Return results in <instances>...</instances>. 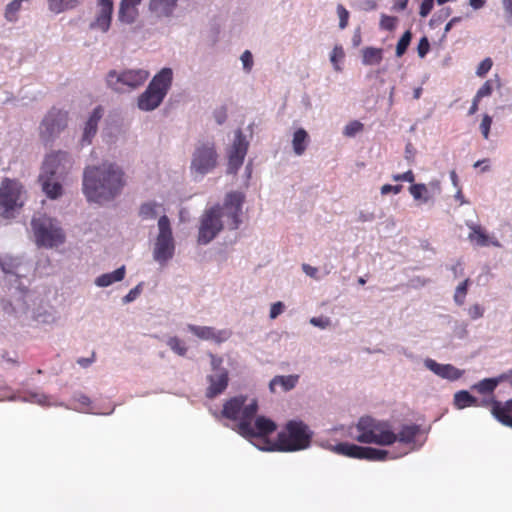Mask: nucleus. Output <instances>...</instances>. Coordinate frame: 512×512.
Segmentation results:
<instances>
[{
	"instance_id": "obj_1",
	"label": "nucleus",
	"mask_w": 512,
	"mask_h": 512,
	"mask_svg": "<svg viewBox=\"0 0 512 512\" xmlns=\"http://www.w3.org/2000/svg\"><path fill=\"white\" fill-rule=\"evenodd\" d=\"M125 184V174L115 163L104 162L84 170L83 192L89 201H110L121 193Z\"/></svg>"
},
{
	"instance_id": "obj_2",
	"label": "nucleus",
	"mask_w": 512,
	"mask_h": 512,
	"mask_svg": "<svg viewBox=\"0 0 512 512\" xmlns=\"http://www.w3.org/2000/svg\"><path fill=\"white\" fill-rule=\"evenodd\" d=\"M244 196L239 192L228 193L224 205L212 207L202 216L199 227L198 242L207 244L222 230V218L230 229H237L240 224V214Z\"/></svg>"
},
{
	"instance_id": "obj_3",
	"label": "nucleus",
	"mask_w": 512,
	"mask_h": 512,
	"mask_svg": "<svg viewBox=\"0 0 512 512\" xmlns=\"http://www.w3.org/2000/svg\"><path fill=\"white\" fill-rule=\"evenodd\" d=\"M311 438L312 433L304 422L291 420L278 433L277 439L274 442L267 441L268 446L262 449L282 452L299 451L310 445Z\"/></svg>"
},
{
	"instance_id": "obj_4",
	"label": "nucleus",
	"mask_w": 512,
	"mask_h": 512,
	"mask_svg": "<svg viewBox=\"0 0 512 512\" xmlns=\"http://www.w3.org/2000/svg\"><path fill=\"white\" fill-rule=\"evenodd\" d=\"M247 401V396L238 395L223 404L222 415L235 422L233 429L238 434H249V420H254L258 411L256 399H252L249 403Z\"/></svg>"
},
{
	"instance_id": "obj_5",
	"label": "nucleus",
	"mask_w": 512,
	"mask_h": 512,
	"mask_svg": "<svg viewBox=\"0 0 512 512\" xmlns=\"http://www.w3.org/2000/svg\"><path fill=\"white\" fill-rule=\"evenodd\" d=\"M173 73L163 68L151 80L146 90L138 97V108L152 111L160 106L172 85Z\"/></svg>"
},
{
	"instance_id": "obj_6",
	"label": "nucleus",
	"mask_w": 512,
	"mask_h": 512,
	"mask_svg": "<svg viewBox=\"0 0 512 512\" xmlns=\"http://www.w3.org/2000/svg\"><path fill=\"white\" fill-rule=\"evenodd\" d=\"M31 225L38 246L52 248L64 243L65 234L55 219L40 215L32 219Z\"/></svg>"
},
{
	"instance_id": "obj_7",
	"label": "nucleus",
	"mask_w": 512,
	"mask_h": 512,
	"mask_svg": "<svg viewBox=\"0 0 512 512\" xmlns=\"http://www.w3.org/2000/svg\"><path fill=\"white\" fill-rule=\"evenodd\" d=\"M159 233L157 235L153 258L161 265L166 264L174 256L175 244L172 235L170 220L163 215L158 220Z\"/></svg>"
},
{
	"instance_id": "obj_8",
	"label": "nucleus",
	"mask_w": 512,
	"mask_h": 512,
	"mask_svg": "<svg viewBox=\"0 0 512 512\" xmlns=\"http://www.w3.org/2000/svg\"><path fill=\"white\" fill-rule=\"evenodd\" d=\"M149 76L145 69H129L121 73L112 70L107 75V84L117 92H126L142 86Z\"/></svg>"
},
{
	"instance_id": "obj_9",
	"label": "nucleus",
	"mask_w": 512,
	"mask_h": 512,
	"mask_svg": "<svg viewBox=\"0 0 512 512\" xmlns=\"http://www.w3.org/2000/svg\"><path fill=\"white\" fill-rule=\"evenodd\" d=\"M68 113L58 108H51L43 118L39 135L44 143H51L67 127Z\"/></svg>"
},
{
	"instance_id": "obj_10",
	"label": "nucleus",
	"mask_w": 512,
	"mask_h": 512,
	"mask_svg": "<svg viewBox=\"0 0 512 512\" xmlns=\"http://www.w3.org/2000/svg\"><path fill=\"white\" fill-rule=\"evenodd\" d=\"M22 185L17 180L4 178L0 185V210L2 215L9 217L17 207H21L20 196Z\"/></svg>"
},
{
	"instance_id": "obj_11",
	"label": "nucleus",
	"mask_w": 512,
	"mask_h": 512,
	"mask_svg": "<svg viewBox=\"0 0 512 512\" xmlns=\"http://www.w3.org/2000/svg\"><path fill=\"white\" fill-rule=\"evenodd\" d=\"M332 450L339 455H343L349 458L364 459L369 461H383L387 458L388 455V452L385 450L372 447H362L346 442L336 444Z\"/></svg>"
},
{
	"instance_id": "obj_12",
	"label": "nucleus",
	"mask_w": 512,
	"mask_h": 512,
	"mask_svg": "<svg viewBox=\"0 0 512 512\" xmlns=\"http://www.w3.org/2000/svg\"><path fill=\"white\" fill-rule=\"evenodd\" d=\"M72 164V159L67 152H52L46 156L40 174L64 178L71 169Z\"/></svg>"
},
{
	"instance_id": "obj_13",
	"label": "nucleus",
	"mask_w": 512,
	"mask_h": 512,
	"mask_svg": "<svg viewBox=\"0 0 512 512\" xmlns=\"http://www.w3.org/2000/svg\"><path fill=\"white\" fill-rule=\"evenodd\" d=\"M217 165V153L214 144L203 143L199 145L193 154L191 168L199 174H207Z\"/></svg>"
},
{
	"instance_id": "obj_14",
	"label": "nucleus",
	"mask_w": 512,
	"mask_h": 512,
	"mask_svg": "<svg viewBox=\"0 0 512 512\" xmlns=\"http://www.w3.org/2000/svg\"><path fill=\"white\" fill-rule=\"evenodd\" d=\"M248 142L246 141L241 130H237L231 150L229 152L227 172L235 174L242 166L244 158L247 154Z\"/></svg>"
},
{
	"instance_id": "obj_15",
	"label": "nucleus",
	"mask_w": 512,
	"mask_h": 512,
	"mask_svg": "<svg viewBox=\"0 0 512 512\" xmlns=\"http://www.w3.org/2000/svg\"><path fill=\"white\" fill-rule=\"evenodd\" d=\"M113 14L112 0H97L94 20L89 24L90 29L107 32L111 26Z\"/></svg>"
},
{
	"instance_id": "obj_16",
	"label": "nucleus",
	"mask_w": 512,
	"mask_h": 512,
	"mask_svg": "<svg viewBox=\"0 0 512 512\" xmlns=\"http://www.w3.org/2000/svg\"><path fill=\"white\" fill-rule=\"evenodd\" d=\"M277 426L274 421L264 416H258L254 420H249V434H240L242 437L247 439H260L265 440L267 447L266 437L272 434L276 430Z\"/></svg>"
},
{
	"instance_id": "obj_17",
	"label": "nucleus",
	"mask_w": 512,
	"mask_h": 512,
	"mask_svg": "<svg viewBox=\"0 0 512 512\" xmlns=\"http://www.w3.org/2000/svg\"><path fill=\"white\" fill-rule=\"evenodd\" d=\"M188 330L196 337L202 340H212L216 343H222L229 339L231 332L229 330H216L209 326L187 325Z\"/></svg>"
},
{
	"instance_id": "obj_18",
	"label": "nucleus",
	"mask_w": 512,
	"mask_h": 512,
	"mask_svg": "<svg viewBox=\"0 0 512 512\" xmlns=\"http://www.w3.org/2000/svg\"><path fill=\"white\" fill-rule=\"evenodd\" d=\"M484 404L491 405V413L499 422L512 428V399L502 403L492 398Z\"/></svg>"
},
{
	"instance_id": "obj_19",
	"label": "nucleus",
	"mask_w": 512,
	"mask_h": 512,
	"mask_svg": "<svg viewBox=\"0 0 512 512\" xmlns=\"http://www.w3.org/2000/svg\"><path fill=\"white\" fill-rule=\"evenodd\" d=\"M209 386L206 390V397L213 399L227 388L228 386V372L226 369L221 368L218 372L207 377Z\"/></svg>"
},
{
	"instance_id": "obj_20",
	"label": "nucleus",
	"mask_w": 512,
	"mask_h": 512,
	"mask_svg": "<svg viewBox=\"0 0 512 512\" xmlns=\"http://www.w3.org/2000/svg\"><path fill=\"white\" fill-rule=\"evenodd\" d=\"M373 434L376 441L373 444L381 446H389L397 441V435L390 429L387 422L374 419Z\"/></svg>"
},
{
	"instance_id": "obj_21",
	"label": "nucleus",
	"mask_w": 512,
	"mask_h": 512,
	"mask_svg": "<svg viewBox=\"0 0 512 512\" xmlns=\"http://www.w3.org/2000/svg\"><path fill=\"white\" fill-rule=\"evenodd\" d=\"M425 366L441 378L451 381L459 379L463 372L451 364H440L433 359H426Z\"/></svg>"
},
{
	"instance_id": "obj_22",
	"label": "nucleus",
	"mask_w": 512,
	"mask_h": 512,
	"mask_svg": "<svg viewBox=\"0 0 512 512\" xmlns=\"http://www.w3.org/2000/svg\"><path fill=\"white\" fill-rule=\"evenodd\" d=\"M467 226L471 230L468 234V239L474 245L480 247L489 245L499 246L498 240L491 238L482 226L475 223H467Z\"/></svg>"
},
{
	"instance_id": "obj_23",
	"label": "nucleus",
	"mask_w": 512,
	"mask_h": 512,
	"mask_svg": "<svg viewBox=\"0 0 512 512\" xmlns=\"http://www.w3.org/2000/svg\"><path fill=\"white\" fill-rule=\"evenodd\" d=\"M64 178H57L56 176L40 174L39 182L43 192L50 199H56L63 194V187L61 180Z\"/></svg>"
},
{
	"instance_id": "obj_24",
	"label": "nucleus",
	"mask_w": 512,
	"mask_h": 512,
	"mask_svg": "<svg viewBox=\"0 0 512 512\" xmlns=\"http://www.w3.org/2000/svg\"><path fill=\"white\" fill-rule=\"evenodd\" d=\"M373 424L374 418L369 416L361 417L355 426L358 434L354 436V439L360 443L366 444H371L372 441H376L373 434Z\"/></svg>"
},
{
	"instance_id": "obj_25",
	"label": "nucleus",
	"mask_w": 512,
	"mask_h": 512,
	"mask_svg": "<svg viewBox=\"0 0 512 512\" xmlns=\"http://www.w3.org/2000/svg\"><path fill=\"white\" fill-rule=\"evenodd\" d=\"M505 380H509L512 387V370L509 373L502 374L496 378H485L473 385L472 388L480 394H490L493 393L500 382Z\"/></svg>"
},
{
	"instance_id": "obj_26",
	"label": "nucleus",
	"mask_w": 512,
	"mask_h": 512,
	"mask_svg": "<svg viewBox=\"0 0 512 512\" xmlns=\"http://www.w3.org/2000/svg\"><path fill=\"white\" fill-rule=\"evenodd\" d=\"M103 114V109L101 106L96 107L91 116L89 117L88 121L85 124L82 142L86 144H90L92 141V138L95 136L97 132V126L98 122L101 119Z\"/></svg>"
},
{
	"instance_id": "obj_27",
	"label": "nucleus",
	"mask_w": 512,
	"mask_h": 512,
	"mask_svg": "<svg viewBox=\"0 0 512 512\" xmlns=\"http://www.w3.org/2000/svg\"><path fill=\"white\" fill-rule=\"evenodd\" d=\"M178 0H150L149 9L158 18L172 15Z\"/></svg>"
},
{
	"instance_id": "obj_28",
	"label": "nucleus",
	"mask_w": 512,
	"mask_h": 512,
	"mask_svg": "<svg viewBox=\"0 0 512 512\" xmlns=\"http://www.w3.org/2000/svg\"><path fill=\"white\" fill-rule=\"evenodd\" d=\"M298 379V375L275 376L269 383V389L272 393H275L276 386L280 385L283 391H289L296 386Z\"/></svg>"
},
{
	"instance_id": "obj_29",
	"label": "nucleus",
	"mask_w": 512,
	"mask_h": 512,
	"mask_svg": "<svg viewBox=\"0 0 512 512\" xmlns=\"http://www.w3.org/2000/svg\"><path fill=\"white\" fill-rule=\"evenodd\" d=\"M125 276V267L122 266L111 273L102 274L97 277L95 283L99 287H107L115 282L121 281Z\"/></svg>"
},
{
	"instance_id": "obj_30",
	"label": "nucleus",
	"mask_w": 512,
	"mask_h": 512,
	"mask_svg": "<svg viewBox=\"0 0 512 512\" xmlns=\"http://www.w3.org/2000/svg\"><path fill=\"white\" fill-rule=\"evenodd\" d=\"M309 142V135L303 128H299L294 132L292 146L296 155H302Z\"/></svg>"
},
{
	"instance_id": "obj_31",
	"label": "nucleus",
	"mask_w": 512,
	"mask_h": 512,
	"mask_svg": "<svg viewBox=\"0 0 512 512\" xmlns=\"http://www.w3.org/2000/svg\"><path fill=\"white\" fill-rule=\"evenodd\" d=\"M454 405L457 409H464L466 407L478 406V400L468 391L461 390L454 395Z\"/></svg>"
},
{
	"instance_id": "obj_32",
	"label": "nucleus",
	"mask_w": 512,
	"mask_h": 512,
	"mask_svg": "<svg viewBox=\"0 0 512 512\" xmlns=\"http://www.w3.org/2000/svg\"><path fill=\"white\" fill-rule=\"evenodd\" d=\"M383 59L381 48L367 47L362 51V62L364 65H377Z\"/></svg>"
},
{
	"instance_id": "obj_33",
	"label": "nucleus",
	"mask_w": 512,
	"mask_h": 512,
	"mask_svg": "<svg viewBox=\"0 0 512 512\" xmlns=\"http://www.w3.org/2000/svg\"><path fill=\"white\" fill-rule=\"evenodd\" d=\"M138 16L137 6L125 2L120 3L119 20L124 23H133Z\"/></svg>"
},
{
	"instance_id": "obj_34",
	"label": "nucleus",
	"mask_w": 512,
	"mask_h": 512,
	"mask_svg": "<svg viewBox=\"0 0 512 512\" xmlns=\"http://www.w3.org/2000/svg\"><path fill=\"white\" fill-rule=\"evenodd\" d=\"M419 432L417 425H405L401 428L397 435V441L402 443H412Z\"/></svg>"
},
{
	"instance_id": "obj_35",
	"label": "nucleus",
	"mask_w": 512,
	"mask_h": 512,
	"mask_svg": "<svg viewBox=\"0 0 512 512\" xmlns=\"http://www.w3.org/2000/svg\"><path fill=\"white\" fill-rule=\"evenodd\" d=\"M79 0H48V7L54 13H61L76 7Z\"/></svg>"
},
{
	"instance_id": "obj_36",
	"label": "nucleus",
	"mask_w": 512,
	"mask_h": 512,
	"mask_svg": "<svg viewBox=\"0 0 512 512\" xmlns=\"http://www.w3.org/2000/svg\"><path fill=\"white\" fill-rule=\"evenodd\" d=\"M167 345L175 354L182 357L186 356L188 347L186 343L177 336L170 337L167 340Z\"/></svg>"
},
{
	"instance_id": "obj_37",
	"label": "nucleus",
	"mask_w": 512,
	"mask_h": 512,
	"mask_svg": "<svg viewBox=\"0 0 512 512\" xmlns=\"http://www.w3.org/2000/svg\"><path fill=\"white\" fill-rule=\"evenodd\" d=\"M73 404L75 405V409L78 411L89 413L91 400L88 396L84 394H78L73 398Z\"/></svg>"
},
{
	"instance_id": "obj_38",
	"label": "nucleus",
	"mask_w": 512,
	"mask_h": 512,
	"mask_svg": "<svg viewBox=\"0 0 512 512\" xmlns=\"http://www.w3.org/2000/svg\"><path fill=\"white\" fill-rule=\"evenodd\" d=\"M409 191L415 200L423 199L424 202L428 201V189L425 184H412Z\"/></svg>"
},
{
	"instance_id": "obj_39",
	"label": "nucleus",
	"mask_w": 512,
	"mask_h": 512,
	"mask_svg": "<svg viewBox=\"0 0 512 512\" xmlns=\"http://www.w3.org/2000/svg\"><path fill=\"white\" fill-rule=\"evenodd\" d=\"M412 39V33L411 31L407 30L404 32V34L399 39L397 46H396V56L401 57L407 50L408 46L410 45Z\"/></svg>"
},
{
	"instance_id": "obj_40",
	"label": "nucleus",
	"mask_w": 512,
	"mask_h": 512,
	"mask_svg": "<svg viewBox=\"0 0 512 512\" xmlns=\"http://www.w3.org/2000/svg\"><path fill=\"white\" fill-rule=\"evenodd\" d=\"M156 207L157 204L154 202L144 203L140 207L139 214L143 219L155 218L157 215Z\"/></svg>"
},
{
	"instance_id": "obj_41",
	"label": "nucleus",
	"mask_w": 512,
	"mask_h": 512,
	"mask_svg": "<svg viewBox=\"0 0 512 512\" xmlns=\"http://www.w3.org/2000/svg\"><path fill=\"white\" fill-rule=\"evenodd\" d=\"M22 1L23 0H14L7 5L6 11H5V17L7 20H9V21L16 20V14L21 8Z\"/></svg>"
},
{
	"instance_id": "obj_42",
	"label": "nucleus",
	"mask_w": 512,
	"mask_h": 512,
	"mask_svg": "<svg viewBox=\"0 0 512 512\" xmlns=\"http://www.w3.org/2000/svg\"><path fill=\"white\" fill-rule=\"evenodd\" d=\"M469 280L466 279L462 283H460L455 291L454 300L457 304L462 305L464 303L467 290H468Z\"/></svg>"
},
{
	"instance_id": "obj_43",
	"label": "nucleus",
	"mask_w": 512,
	"mask_h": 512,
	"mask_svg": "<svg viewBox=\"0 0 512 512\" xmlns=\"http://www.w3.org/2000/svg\"><path fill=\"white\" fill-rule=\"evenodd\" d=\"M345 53L341 46H335L332 53L330 60L332 64L334 65V68L339 71L341 68L338 65V62L342 61L344 59Z\"/></svg>"
},
{
	"instance_id": "obj_44",
	"label": "nucleus",
	"mask_w": 512,
	"mask_h": 512,
	"mask_svg": "<svg viewBox=\"0 0 512 512\" xmlns=\"http://www.w3.org/2000/svg\"><path fill=\"white\" fill-rule=\"evenodd\" d=\"M363 124L359 121H351L349 124L345 126L344 134L348 137H353L357 133L363 130Z\"/></svg>"
},
{
	"instance_id": "obj_45",
	"label": "nucleus",
	"mask_w": 512,
	"mask_h": 512,
	"mask_svg": "<svg viewBox=\"0 0 512 512\" xmlns=\"http://www.w3.org/2000/svg\"><path fill=\"white\" fill-rule=\"evenodd\" d=\"M337 13L339 16V28L345 29L348 25L349 12L346 10V8L343 5L339 4L337 6Z\"/></svg>"
},
{
	"instance_id": "obj_46",
	"label": "nucleus",
	"mask_w": 512,
	"mask_h": 512,
	"mask_svg": "<svg viewBox=\"0 0 512 512\" xmlns=\"http://www.w3.org/2000/svg\"><path fill=\"white\" fill-rule=\"evenodd\" d=\"M493 62L491 58L487 57L484 60L480 62V64L477 67L476 74L479 77H484L492 68Z\"/></svg>"
},
{
	"instance_id": "obj_47",
	"label": "nucleus",
	"mask_w": 512,
	"mask_h": 512,
	"mask_svg": "<svg viewBox=\"0 0 512 512\" xmlns=\"http://www.w3.org/2000/svg\"><path fill=\"white\" fill-rule=\"evenodd\" d=\"M493 92V80H487L477 91L476 97L480 100L483 97L490 96Z\"/></svg>"
},
{
	"instance_id": "obj_48",
	"label": "nucleus",
	"mask_w": 512,
	"mask_h": 512,
	"mask_svg": "<svg viewBox=\"0 0 512 512\" xmlns=\"http://www.w3.org/2000/svg\"><path fill=\"white\" fill-rule=\"evenodd\" d=\"M492 125V117L488 114H485L482 118L481 124H480V130L485 139L489 138L490 128Z\"/></svg>"
},
{
	"instance_id": "obj_49",
	"label": "nucleus",
	"mask_w": 512,
	"mask_h": 512,
	"mask_svg": "<svg viewBox=\"0 0 512 512\" xmlns=\"http://www.w3.org/2000/svg\"><path fill=\"white\" fill-rule=\"evenodd\" d=\"M429 49H430V44H429L427 37H422L419 40V43L417 46V52H418L419 57L424 58L427 55V53L429 52Z\"/></svg>"
},
{
	"instance_id": "obj_50",
	"label": "nucleus",
	"mask_w": 512,
	"mask_h": 512,
	"mask_svg": "<svg viewBox=\"0 0 512 512\" xmlns=\"http://www.w3.org/2000/svg\"><path fill=\"white\" fill-rule=\"evenodd\" d=\"M310 323L315 327L325 329L330 326L331 321L328 317L321 316V317H312L310 319Z\"/></svg>"
},
{
	"instance_id": "obj_51",
	"label": "nucleus",
	"mask_w": 512,
	"mask_h": 512,
	"mask_svg": "<svg viewBox=\"0 0 512 512\" xmlns=\"http://www.w3.org/2000/svg\"><path fill=\"white\" fill-rule=\"evenodd\" d=\"M241 61L243 63V68L250 72L253 66V56L249 50H246L241 55Z\"/></svg>"
},
{
	"instance_id": "obj_52",
	"label": "nucleus",
	"mask_w": 512,
	"mask_h": 512,
	"mask_svg": "<svg viewBox=\"0 0 512 512\" xmlns=\"http://www.w3.org/2000/svg\"><path fill=\"white\" fill-rule=\"evenodd\" d=\"M394 181H404L413 183L415 180V175L412 170H408L402 174H395L392 176Z\"/></svg>"
},
{
	"instance_id": "obj_53",
	"label": "nucleus",
	"mask_w": 512,
	"mask_h": 512,
	"mask_svg": "<svg viewBox=\"0 0 512 512\" xmlns=\"http://www.w3.org/2000/svg\"><path fill=\"white\" fill-rule=\"evenodd\" d=\"M434 6V0H423L420 5L419 14L421 17H426L430 14Z\"/></svg>"
},
{
	"instance_id": "obj_54",
	"label": "nucleus",
	"mask_w": 512,
	"mask_h": 512,
	"mask_svg": "<svg viewBox=\"0 0 512 512\" xmlns=\"http://www.w3.org/2000/svg\"><path fill=\"white\" fill-rule=\"evenodd\" d=\"M284 309L285 305L281 301L273 303L270 308V318H277L284 311Z\"/></svg>"
},
{
	"instance_id": "obj_55",
	"label": "nucleus",
	"mask_w": 512,
	"mask_h": 512,
	"mask_svg": "<svg viewBox=\"0 0 512 512\" xmlns=\"http://www.w3.org/2000/svg\"><path fill=\"white\" fill-rule=\"evenodd\" d=\"M403 186L402 185H390V184H384L381 187V194L387 195L389 193L399 194L402 191Z\"/></svg>"
},
{
	"instance_id": "obj_56",
	"label": "nucleus",
	"mask_w": 512,
	"mask_h": 512,
	"mask_svg": "<svg viewBox=\"0 0 512 512\" xmlns=\"http://www.w3.org/2000/svg\"><path fill=\"white\" fill-rule=\"evenodd\" d=\"M215 120L218 124H223L227 119V109L222 106L219 109H216L214 112Z\"/></svg>"
},
{
	"instance_id": "obj_57",
	"label": "nucleus",
	"mask_w": 512,
	"mask_h": 512,
	"mask_svg": "<svg viewBox=\"0 0 512 512\" xmlns=\"http://www.w3.org/2000/svg\"><path fill=\"white\" fill-rule=\"evenodd\" d=\"M468 312L472 319H478L483 316L484 310L479 304H474L469 308Z\"/></svg>"
},
{
	"instance_id": "obj_58",
	"label": "nucleus",
	"mask_w": 512,
	"mask_h": 512,
	"mask_svg": "<svg viewBox=\"0 0 512 512\" xmlns=\"http://www.w3.org/2000/svg\"><path fill=\"white\" fill-rule=\"evenodd\" d=\"M302 269L308 276L312 278L317 277L318 269L316 267H312L309 264H303Z\"/></svg>"
},
{
	"instance_id": "obj_59",
	"label": "nucleus",
	"mask_w": 512,
	"mask_h": 512,
	"mask_svg": "<svg viewBox=\"0 0 512 512\" xmlns=\"http://www.w3.org/2000/svg\"><path fill=\"white\" fill-rule=\"evenodd\" d=\"M31 400L40 405H45L47 403L48 397L44 394L34 393L31 395Z\"/></svg>"
},
{
	"instance_id": "obj_60",
	"label": "nucleus",
	"mask_w": 512,
	"mask_h": 512,
	"mask_svg": "<svg viewBox=\"0 0 512 512\" xmlns=\"http://www.w3.org/2000/svg\"><path fill=\"white\" fill-rule=\"evenodd\" d=\"M5 399H9V400L14 399V397L11 395V389L7 386L1 388V392H0V401L5 400Z\"/></svg>"
},
{
	"instance_id": "obj_61",
	"label": "nucleus",
	"mask_w": 512,
	"mask_h": 512,
	"mask_svg": "<svg viewBox=\"0 0 512 512\" xmlns=\"http://www.w3.org/2000/svg\"><path fill=\"white\" fill-rule=\"evenodd\" d=\"M479 102H480V99L477 98L476 96H474L473 101H472V105H471V107L469 108V111H468L469 115H474L478 111V109H479V107H478L479 106Z\"/></svg>"
},
{
	"instance_id": "obj_62",
	"label": "nucleus",
	"mask_w": 512,
	"mask_h": 512,
	"mask_svg": "<svg viewBox=\"0 0 512 512\" xmlns=\"http://www.w3.org/2000/svg\"><path fill=\"white\" fill-rule=\"evenodd\" d=\"M138 293H139L138 287L131 289L129 291V293L124 297V301L125 302L133 301L136 298V296L138 295Z\"/></svg>"
},
{
	"instance_id": "obj_63",
	"label": "nucleus",
	"mask_w": 512,
	"mask_h": 512,
	"mask_svg": "<svg viewBox=\"0 0 512 512\" xmlns=\"http://www.w3.org/2000/svg\"><path fill=\"white\" fill-rule=\"evenodd\" d=\"M93 358H94V353L92 354V357H91V358H79V359L77 360V363H78L80 366H82V367L86 368V367H88V366H89V365L94 361V359H93Z\"/></svg>"
},
{
	"instance_id": "obj_64",
	"label": "nucleus",
	"mask_w": 512,
	"mask_h": 512,
	"mask_svg": "<svg viewBox=\"0 0 512 512\" xmlns=\"http://www.w3.org/2000/svg\"><path fill=\"white\" fill-rule=\"evenodd\" d=\"M485 3L486 0H469L470 6L475 10L482 8Z\"/></svg>"
}]
</instances>
